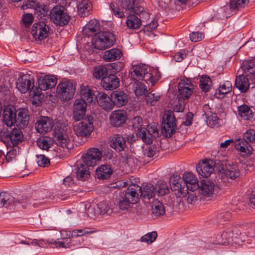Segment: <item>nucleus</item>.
<instances>
[{
    "mask_svg": "<svg viewBox=\"0 0 255 255\" xmlns=\"http://www.w3.org/2000/svg\"><path fill=\"white\" fill-rule=\"evenodd\" d=\"M116 41L115 35L109 31L99 32L92 40L93 44L96 49L103 50L108 48L114 45Z\"/></svg>",
    "mask_w": 255,
    "mask_h": 255,
    "instance_id": "f257e3e1",
    "label": "nucleus"
},
{
    "mask_svg": "<svg viewBox=\"0 0 255 255\" xmlns=\"http://www.w3.org/2000/svg\"><path fill=\"white\" fill-rule=\"evenodd\" d=\"M51 193L47 190L39 191L35 193L34 199H30L27 197H22L21 200H18V203L21 204L25 208L27 204H32L34 207H37L44 203L50 202L51 200Z\"/></svg>",
    "mask_w": 255,
    "mask_h": 255,
    "instance_id": "f03ea898",
    "label": "nucleus"
},
{
    "mask_svg": "<svg viewBox=\"0 0 255 255\" xmlns=\"http://www.w3.org/2000/svg\"><path fill=\"white\" fill-rule=\"evenodd\" d=\"M50 20L56 25L63 26L67 25L70 20L65 8L62 5H56L50 10L49 13Z\"/></svg>",
    "mask_w": 255,
    "mask_h": 255,
    "instance_id": "7ed1b4c3",
    "label": "nucleus"
},
{
    "mask_svg": "<svg viewBox=\"0 0 255 255\" xmlns=\"http://www.w3.org/2000/svg\"><path fill=\"white\" fill-rule=\"evenodd\" d=\"M151 68L146 64L133 65L129 70L131 78L136 81L144 80L147 83L151 76L149 74Z\"/></svg>",
    "mask_w": 255,
    "mask_h": 255,
    "instance_id": "20e7f679",
    "label": "nucleus"
},
{
    "mask_svg": "<svg viewBox=\"0 0 255 255\" xmlns=\"http://www.w3.org/2000/svg\"><path fill=\"white\" fill-rule=\"evenodd\" d=\"M175 119L173 112H166L163 117L161 125L162 132L167 137H171L175 132Z\"/></svg>",
    "mask_w": 255,
    "mask_h": 255,
    "instance_id": "39448f33",
    "label": "nucleus"
},
{
    "mask_svg": "<svg viewBox=\"0 0 255 255\" xmlns=\"http://www.w3.org/2000/svg\"><path fill=\"white\" fill-rule=\"evenodd\" d=\"M75 88L70 81L60 82L56 88V93L59 99L67 101L72 99L74 95Z\"/></svg>",
    "mask_w": 255,
    "mask_h": 255,
    "instance_id": "423d86ee",
    "label": "nucleus"
},
{
    "mask_svg": "<svg viewBox=\"0 0 255 255\" xmlns=\"http://www.w3.org/2000/svg\"><path fill=\"white\" fill-rule=\"evenodd\" d=\"M48 20L34 23L32 27L31 33L35 39L42 40L46 38L50 32L49 25L47 24Z\"/></svg>",
    "mask_w": 255,
    "mask_h": 255,
    "instance_id": "0eeeda50",
    "label": "nucleus"
},
{
    "mask_svg": "<svg viewBox=\"0 0 255 255\" xmlns=\"http://www.w3.org/2000/svg\"><path fill=\"white\" fill-rule=\"evenodd\" d=\"M92 118L90 117L82 119L79 123H76L73 127V130L78 136H87L91 134L93 130Z\"/></svg>",
    "mask_w": 255,
    "mask_h": 255,
    "instance_id": "6e6552de",
    "label": "nucleus"
},
{
    "mask_svg": "<svg viewBox=\"0 0 255 255\" xmlns=\"http://www.w3.org/2000/svg\"><path fill=\"white\" fill-rule=\"evenodd\" d=\"M170 182L171 188L174 191L177 197L182 198L187 196L189 189L182 178L178 176H172Z\"/></svg>",
    "mask_w": 255,
    "mask_h": 255,
    "instance_id": "1a4fd4ad",
    "label": "nucleus"
},
{
    "mask_svg": "<svg viewBox=\"0 0 255 255\" xmlns=\"http://www.w3.org/2000/svg\"><path fill=\"white\" fill-rule=\"evenodd\" d=\"M53 140L57 146L65 149H68L71 146V140L65 129L62 128H56Z\"/></svg>",
    "mask_w": 255,
    "mask_h": 255,
    "instance_id": "9d476101",
    "label": "nucleus"
},
{
    "mask_svg": "<svg viewBox=\"0 0 255 255\" xmlns=\"http://www.w3.org/2000/svg\"><path fill=\"white\" fill-rule=\"evenodd\" d=\"M102 153L97 148H91L83 155V161L87 166L93 167L101 160Z\"/></svg>",
    "mask_w": 255,
    "mask_h": 255,
    "instance_id": "9b49d317",
    "label": "nucleus"
},
{
    "mask_svg": "<svg viewBox=\"0 0 255 255\" xmlns=\"http://www.w3.org/2000/svg\"><path fill=\"white\" fill-rule=\"evenodd\" d=\"M194 85L191 81L187 79L180 80L178 84V96L183 100L188 99L193 93Z\"/></svg>",
    "mask_w": 255,
    "mask_h": 255,
    "instance_id": "f8f14e48",
    "label": "nucleus"
},
{
    "mask_svg": "<svg viewBox=\"0 0 255 255\" xmlns=\"http://www.w3.org/2000/svg\"><path fill=\"white\" fill-rule=\"evenodd\" d=\"M16 87L22 93H26L34 87V79L29 75H24L19 78L16 82Z\"/></svg>",
    "mask_w": 255,
    "mask_h": 255,
    "instance_id": "ddd939ff",
    "label": "nucleus"
},
{
    "mask_svg": "<svg viewBox=\"0 0 255 255\" xmlns=\"http://www.w3.org/2000/svg\"><path fill=\"white\" fill-rule=\"evenodd\" d=\"M110 146L117 152L125 151L127 148L126 140L121 134L113 135L109 141Z\"/></svg>",
    "mask_w": 255,
    "mask_h": 255,
    "instance_id": "4468645a",
    "label": "nucleus"
},
{
    "mask_svg": "<svg viewBox=\"0 0 255 255\" xmlns=\"http://www.w3.org/2000/svg\"><path fill=\"white\" fill-rule=\"evenodd\" d=\"M240 171L236 163H228L222 167V177H226L231 179H235L239 177Z\"/></svg>",
    "mask_w": 255,
    "mask_h": 255,
    "instance_id": "2eb2a0df",
    "label": "nucleus"
},
{
    "mask_svg": "<svg viewBox=\"0 0 255 255\" xmlns=\"http://www.w3.org/2000/svg\"><path fill=\"white\" fill-rule=\"evenodd\" d=\"M127 120L126 112L122 110L113 111L110 116V124L115 127H119L125 124Z\"/></svg>",
    "mask_w": 255,
    "mask_h": 255,
    "instance_id": "dca6fc26",
    "label": "nucleus"
},
{
    "mask_svg": "<svg viewBox=\"0 0 255 255\" xmlns=\"http://www.w3.org/2000/svg\"><path fill=\"white\" fill-rule=\"evenodd\" d=\"M53 126L52 120L47 117L40 118L36 123L35 128L37 132L45 134L50 131Z\"/></svg>",
    "mask_w": 255,
    "mask_h": 255,
    "instance_id": "f3484780",
    "label": "nucleus"
},
{
    "mask_svg": "<svg viewBox=\"0 0 255 255\" xmlns=\"http://www.w3.org/2000/svg\"><path fill=\"white\" fill-rule=\"evenodd\" d=\"M196 171L203 177H208L213 172L214 168L212 163H210L207 160L199 162L196 165Z\"/></svg>",
    "mask_w": 255,
    "mask_h": 255,
    "instance_id": "a211bd4d",
    "label": "nucleus"
},
{
    "mask_svg": "<svg viewBox=\"0 0 255 255\" xmlns=\"http://www.w3.org/2000/svg\"><path fill=\"white\" fill-rule=\"evenodd\" d=\"M3 122L8 127H11L16 124V118L15 109L14 107L7 106L3 111Z\"/></svg>",
    "mask_w": 255,
    "mask_h": 255,
    "instance_id": "6ab92c4d",
    "label": "nucleus"
},
{
    "mask_svg": "<svg viewBox=\"0 0 255 255\" xmlns=\"http://www.w3.org/2000/svg\"><path fill=\"white\" fill-rule=\"evenodd\" d=\"M140 186L137 184H132L128 187L125 193L123 192L122 194L133 204L137 202L138 197L140 196Z\"/></svg>",
    "mask_w": 255,
    "mask_h": 255,
    "instance_id": "aec40b11",
    "label": "nucleus"
},
{
    "mask_svg": "<svg viewBox=\"0 0 255 255\" xmlns=\"http://www.w3.org/2000/svg\"><path fill=\"white\" fill-rule=\"evenodd\" d=\"M119 79L114 74H111L106 77H103L101 82V86L107 90L116 89L119 86Z\"/></svg>",
    "mask_w": 255,
    "mask_h": 255,
    "instance_id": "412c9836",
    "label": "nucleus"
},
{
    "mask_svg": "<svg viewBox=\"0 0 255 255\" xmlns=\"http://www.w3.org/2000/svg\"><path fill=\"white\" fill-rule=\"evenodd\" d=\"M99 106L106 111L112 110L114 107L113 100L109 96L103 93H100L97 97Z\"/></svg>",
    "mask_w": 255,
    "mask_h": 255,
    "instance_id": "4be33fe9",
    "label": "nucleus"
},
{
    "mask_svg": "<svg viewBox=\"0 0 255 255\" xmlns=\"http://www.w3.org/2000/svg\"><path fill=\"white\" fill-rule=\"evenodd\" d=\"M16 124L17 127L23 128L27 127L29 123V114L27 109L21 108L18 109L16 114Z\"/></svg>",
    "mask_w": 255,
    "mask_h": 255,
    "instance_id": "5701e85b",
    "label": "nucleus"
},
{
    "mask_svg": "<svg viewBox=\"0 0 255 255\" xmlns=\"http://www.w3.org/2000/svg\"><path fill=\"white\" fill-rule=\"evenodd\" d=\"M87 103L83 100L77 99L74 105V118L76 121H79L85 115Z\"/></svg>",
    "mask_w": 255,
    "mask_h": 255,
    "instance_id": "b1692460",
    "label": "nucleus"
},
{
    "mask_svg": "<svg viewBox=\"0 0 255 255\" xmlns=\"http://www.w3.org/2000/svg\"><path fill=\"white\" fill-rule=\"evenodd\" d=\"M114 106L121 107L125 106L128 102V95L122 91H114L111 95Z\"/></svg>",
    "mask_w": 255,
    "mask_h": 255,
    "instance_id": "393cba45",
    "label": "nucleus"
},
{
    "mask_svg": "<svg viewBox=\"0 0 255 255\" xmlns=\"http://www.w3.org/2000/svg\"><path fill=\"white\" fill-rule=\"evenodd\" d=\"M182 180L188 186L189 190H196L199 188L197 177L191 172H185Z\"/></svg>",
    "mask_w": 255,
    "mask_h": 255,
    "instance_id": "a878e982",
    "label": "nucleus"
},
{
    "mask_svg": "<svg viewBox=\"0 0 255 255\" xmlns=\"http://www.w3.org/2000/svg\"><path fill=\"white\" fill-rule=\"evenodd\" d=\"M57 79L53 76L46 75L39 82V88L43 91L51 89L55 86Z\"/></svg>",
    "mask_w": 255,
    "mask_h": 255,
    "instance_id": "bb28decb",
    "label": "nucleus"
},
{
    "mask_svg": "<svg viewBox=\"0 0 255 255\" xmlns=\"http://www.w3.org/2000/svg\"><path fill=\"white\" fill-rule=\"evenodd\" d=\"M6 139L10 140L13 145H16L21 142L23 133L20 129L14 128L10 132H6Z\"/></svg>",
    "mask_w": 255,
    "mask_h": 255,
    "instance_id": "cd10ccee",
    "label": "nucleus"
},
{
    "mask_svg": "<svg viewBox=\"0 0 255 255\" xmlns=\"http://www.w3.org/2000/svg\"><path fill=\"white\" fill-rule=\"evenodd\" d=\"M99 22L96 19L90 20L83 27L84 33L88 36L95 34L100 30Z\"/></svg>",
    "mask_w": 255,
    "mask_h": 255,
    "instance_id": "c85d7f7f",
    "label": "nucleus"
},
{
    "mask_svg": "<svg viewBox=\"0 0 255 255\" xmlns=\"http://www.w3.org/2000/svg\"><path fill=\"white\" fill-rule=\"evenodd\" d=\"M214 184L209 180H203L199 186L201 194L206 197H211L214 191Z\"/></svg>",
    "mask_w": 255,
    "mask_h": 255,
    "instance_id": "c756f323",
    "label": "nucleus"
},
{
    "mask_svg": "<svg viewBox=\"0 0 255 255\" xmlns=\"http://www.w3.org/2000/svg\"><path fill=\"white\" fill-rule=\"evenodd\" d=\"M113 170L110 165L108 164L101 165L96 170V175L99 179H106L111 177Z\"/></svg>",
    "mask_w": 255,
    "mask_h": 255,
    "instance_id": "7c9ffc66",
    "label": "nucleus"
},
{
    "mask_svg": "<svg viewBox=\"0 0 255 255\" xmlns=\"http://www.w3.org/2000/svg\"><path fill=\"white\" fill-rule=\"evenodd\" d=\"M140 196L144 199H150L154 197L155 193V188L153 185L149 183H143L140 190Z\"/></svg>",
    "mask_w": 255,
    "mask_h": 255,
    "instance_id": "2f4dec72",
    "label": "nucleus"
},
{
    "mask_svg": "<svg viewBox=\"0 0 255 255\" xmlns=\"http://www.w3.org/2000/svg\"><path fill=\"white\" fill-rule=\"evenodd\" d=\"M232 83L229 81H226L216 90L214 95L217 98L223 99L226 94L232 91Z\"/></svg>",
    "mask_w": 255,
    "mask_h": 255,
    "instance_id": "473e14b6",
    "label": "nucleus"
},
{
    "mask_svg": "<svg viewBox=\"0 0 255 255\" xmlns=\"http://www.w3.org/2000/svg\"><path fill=\"white\" fill-rule=\"evenodd\" d=\"M88 167H90L87 166L86 164H80L77 165L76 169V174L77 178L79 180L84 181L90 177V174L88 169Z\"/></svg>",
    "mask_w": 255,
    "mask_h": 255,
    "instance_id": "72a5a7b5",
    "label": "nucleus"
},
{
    "mask_svg": "<svg viewBox=\"0 0 255 255\" xmlns=\"http://www.w3.org/2000/svg\"><path fill=\"white\" fill-rule=\"evenodd\" d=\"M92 3L88 0H82L78 5L79 14L82 17L88 15L92 10Z\"/></svg>",
    "mask_w": 255,
    "mask_h": 255,
    "instance_id": "f704fd0d",
    "label": "nucleus"
},
{
    "mask_svg": "<svg viewBox=\"0 0 255 255\" xmlns=\"http://www.w3.org/2000/svg\"><path fill=\"white\" fill-rule=\"evenodd\" d=\"M239 115L244 120H251L254 117L252 110L247 105L243 104L238 107Z\"/></svg>",
    "mask_w": 255,
    "mask_h": 255,
    "instance_id": "c9c22d12",
    "label": "nucleus"
},
{
    "mask_svg": "<svg viewBox=\"0 0 255 255\" xmlns=\"http://www.w3.org/2000/svg\"><path fill=\"white\" fill-rule=\"evenodd\" d=\"M122 55V52L120 49L113 48L104 52L103 58L106 61H112L119 59Z\"/></svg>",
    "mask_w": 255,
    "mask_h": 255,
    "instance_id": "e433bc0d",
    "label": "nucleus"
},
{
    "mask_svg": "<svg viewBox=\"0 0 255 255\" xmlns=\"http://www.w3.org/2000/svg\"><path fill=\"white\" fill-rule=\"evenodd\" d=\"M81 98L80 100H83L88 104L91 103L94 97V94L93 91L89 87L83 86L80 90Z\"/></svg>",
    "mask_w": 255,
    "mask_h": 255,
    "instance_id": "4c0bfd02",
    "label": "nucleus"
},
{
    "mask_svg": "<svg viewBox=\"0 0 255 255\" xmlns=\"http://www.w3.org/2000/svg\"><path fill=\"white\" fill-rule=\"evenodd\" d=\"M18 201H15L14 198L7 192H0V207H3L4 205H16Z\"/></svg>",
    "mask_w": 255,
    "mask_h": 255,
    "instance_id": "58836bf2",
    "label": "nucleus"
},
{
    "mask_svg": "<svg viewBox=\"0 0 255 255\" xmlns=\"http://www.w3.org/2000/svg\"><path fill=\"white\" fill-rule=\"evenodd\" d=\"M112 212V209L109 207L108 204L105 201H102L97 204V210L94 212V215L95 216L104 214L110 215Z\"/></svg>",
    "mask_w": 255,
    "mask_h": 255,
    "instance_id": "ea45409f",
    "label": "nucleus"
},
{
    "mask_svg": "<svg viewBox=\"0 0 255 255\" xmlns=\"http://www.w3.org/2000/svg\"><path fill=\"white\" fill-rule=\"evenodd\" d=\"M126 24L128 28L136 29L140 27L141 21L137 16L135 15H129L127 17Z\"/></svg>",
    "mask_w": 255,
    "mask_h": 255,
    "instance_id": "a19ab883",
    "label": "nucleus"
},
{
    "mask_svg": "<svg viewBox=\"0 0 255 255\" xmlns=\"http://www.w3.org/2000/svg\"><path fill=\"white\" fill-rule=\"evenodd\" d=\"M216 239L217 244L225 245L233 240V236H232L231 231H228L224 232L221 236H219Z\"/></svg>",
    "mask_w": 255,
    "mask_h": 255,
    "instance_id": "79ce46f5",
    "label": "nucleus"
},
{
    "mask_svg": "<svg viewBox=\"0 0 255 255\" xmlns=\"http://www.w3.org/2000/svg\"><path fill=\"white\" fill-rule=\"evenodd\" d=\"M152 212L156 217L160 216L165 213V208L162 203L155 200L152 203Z\"/></svg>",
    "mask_w": 255,
    "mask_h": 255,
    "instance_id": "37998d69",
    "label": "nucleus"
},
{
    "mask_svg": "<svg viewBox=\"0 0 255 255\" xmlns=\"http://www.w3.org/2000/svg\"><path fill=\"white\" fill-rule=\"evenodd\" d=\"M137 135L138 137L140 138L145 143L150 144L152 142L153 137L150 133L148 132L147 128H141L138 129Z\"/></svg>",
    "mask_w": 255,
    "mask_h": 255,
    "instance_id": "c03bdc74",
    "label": "nucleus"
},
{
    "mask_svg": "<svg viewBox=\"0 0 255 255\" xmlns=\"http://www.w3.org/2000/svg\"><path fill=\"white\" fill-rule=\"evenodd\" d=\"M117 205L118 207L122 210H125L128 209L131 204H132L126 197L122 193L117 199Z\"/></svg>",
    "mask_w": 255,
    "mask_h": 255,
    "instance_id": "a18cd8bd",
    "label": "nucleus"
},
{
    "mask_svg": "<svg viewBox=\"0 0 255 255\" xmlns=\"http://www.w3.org/2000/svg\"><path fill=\"white\" fill-rule=\"evenodd\" d=\"M249 2V0H230L228 6L232 11H235L244 7Z\"/></svg>",
    "mask_w": 255,
    "mask_h": 255,
    "instance_id": "49530a36",
    "label": "nucleus"
},
{
    "mask_svg": "<svg viewBox=\"0 0 255 255\" xmlns=\"http://www.w3.org/2000/svg\"><path fill=\"white\" fill-rule=\"evenodd\" d=\"M155 190L159 195L164 196L169 192V188L165 182L158 181L156 184Z\"/></svg>",
    "mask_w": 255,
    "mask_h": 255,
    "instance_id": "de8ad7c7",
    "label": "nucleus"
},
{
    "mask_svg": "<svg viewBox=\"0 0 255 255\" xmlns=\"http://www.w3.org/2000/svg\"><path fill=\"white\" fill-rule=\"evenodd\" d=\"M119 3L126 11L136 12L134 9L135 0H119Z\"/></svg>",
    "mask_w": 255,
    "mask_h": 255,
    "instance_id": "09e8293b",
    "label": "nucleus"
},
{
    "mask_svg": "<svg viewBox=\"0 0 255 255\" xmlns=\"http://www.w3.org/2000/svg\"><path fill=\"white\" fill-rule=\"evenodd\" d=\"M211 83V80L209 77L203 76L200 80L199 86L203 91L207 92L209 90Z\"/></svg>",
    "mask_w": 255,
    "mask_h": 255,
    "instance_id": "8fccbe9b",
    "label": "nucleus"
},
{
    "mask_svg": "<svg viewBox=\"0 0 255 255\" xmlns=\"http://www.w3.org/2000/svg\"><path fill=\"white\" fill-rule=\"evenodd\" d=\"M132 89L136 96L142 95L147 92L146 86L140 82H137L133 84Z\"/></svg>",
    "mask_w": 255,
    "mask_h": 255,
    "instance_id": "3c124183",
    "label": "nucleus"
},
{
    "mask_svg": "<svg viewBox=\"0 0 255 255\" xmlns=\"http://www.w3.org/2000/svg\"><path fill=\"white\" fill-rule=\"evenodd\" d=\"M37 144L41 149L48 150L51 147V141L46 137H43L37 139Z\"/></svg>",
    "mask_w": 255,
    "mask_h": 255,
    "instance_id": "603ef678",
    "label": "nucleus"
},
{
    "mask_svg": "<svg viewBox=\"0 0 255 255\" xmlns=\"http://www.w3.org/2000/svg\"><path fill=\"white\" fill-rule=\"evenodd\" d=\"M107 74V69L106 67L103 65L98 66L94 69L93 73L94 76L97 79H101L103 77H106V75Z\"/></svg>",
    "mask_w": 255,
    "mask_h": 255,
    "instance_id": "864d4df0",
    "label": "nucleus"
},
{
    "mask_svg": "<svg viewBox=\"0 0 255 255\" xmlns=\"http://www.w3.org/2000/svg\"><path fill=\"white\" fill-rule=\"evenodd\" d=\"M152 92V91L149 93L145 97V101L147 104L150 106L154 105L160 98V95L158 93Z\"/></svg>",
    "mask_w": 255,
    "mask_h": 255,
    "instance_id": "5fc2aeb1",
    "label": "nucleus"
},
{
    "mask_svg": "<svg viewBox=\"0 0 255 255\" xmlns=\"http://www.w3.org/2000/svg\"><path fill=\"white\" fill-rule=\"evenodd\" d=\"M206 119V122L208 126L214 128H217L219 127V119L217 117L216 114L210 116L208 117Z\"/></svg>",
    "mask_w": 255,
    "mask_h": 255,
    "instance_id": "6e6d98bb",
    "label": "nucleus"
},
{
    "mask_svg": "<svg viewBox=\"0 0 255 255\" xmlns=\"http://www.w3.org/2000/svg\"><path fill=\"white\" fill-rule=\"evenodd\" d=\"M157 236V235L156 232H152L142 236L141 238V241L148 244H151L155 240Z\"/></svg>",
    "mask_w": 255,
    "mask_h": 255,
    "instance_id": "4d7b16f0",
    "label": "nucleus"
},
{
    "mask_svg": "<svg viewBox=\"0 0 255 255\" xmlns=\"http://www.w3.org/2000/svg\"><path fill=\"white\" fill-rule=\"evenodd\" d=\"M157 151V147L155 145H151L147 146L143 150V155L144 157L151 158L156 154Z\"/></svg>",
    "mask_w": 255,
    "mask_h": 255,
    "instance_id": "13d9d810",
    "label": "nucleus"
},
{
    "mask_svg": "<svg viewBox=\"0 0 255 255\" xmlns=\"http://www.w3.org/2000/svg\"><path fill=\"white\" fill-rule=\"evenodd\" d=\"M187 193V201L189 204L195 205L198 201V194L194 192L195 190H189Z\"/></svg>",
    "mask_w": 255,
    "mask_h": 255,
    "instance_id": "bf43d9fd",
    "label": "nucleus"
},
{
    "mask_svg": "<svg viewBox=\"0 0 255 255\" xmlns=\"http://www.w3.org/2000/svg\"><path fill=\"white\" fill-rule=\"evenodd\" d=\"M21 8L23 9H26L28 8H33L37 9L39 8V3L35 0H28L24 1V3L21 5Z\"/></svg>",
    "mask_w": 255,
    "mask_h": 255,
    "instance_id": "052dcab7",
    "label": "nucleus"
},
{
    "mask_svg": "<svg viewBox=\"0 0 255 255\" xmlns=\"http://www.w3.org/2000/svg\"><path fill=\"white\" fill-rule=\"evenodd\" d=\"M245 141H241L240 139L237 140L235 142V147L236 149L240 151L241 152L247 153V150H249L247 143L245 144Z\"/></svg>",
    "mask_w": 255,
    "mask_h": 255,
    "instance_id": "680f3d73",
    "label": "nucleus"
},
{
    "mask_svg": "<svg viewBox=\"0 0 255 255\" xmlns=\"http://www.w3.org/2000/svg\"><path fill=\"white\" fill-rule=\"evenodd\" d=\"M149 74L151 76V77L150 79L148 80V82L151 83V85L154 86L156 82L160 79V73L157 70L151 69Z\"/></svg>",
    "mask_w": 255,
    "mask_h": 255,
    "instance_id": "e2e57ef3",
    "label": "nucleus"
},
{
    "mask_svg": "<svg viewBox=\"0 0 255 255\" xmlns=\"http://www.w3.org/2000/svg\"><path fill=\"white\" fill-rule=\"evenodd\" d=\"M36 162L39 166L41 167H46L50 164L49 159L42 154L36 155Z\"/></svg>",
    "mask_w": 255,
    "mask_h": 255,
    "instance_id": "0e129e2a",
    "label": "nucleus"
},
{
    "mask_svg": "<svg viewBox=\"0 0 255 255\" xmlns=\"http://www.w3.org/2000/svg\"><path fill=\"white\" fill-rule=\"evenodd\" d=\"M13 146H14L7 152L6 159L8 161H12V160L16 157L19 152V147L16 145Z\"/></svg>",
    "mask_w": 255,
    "mask_h": 255,
    "instance_id": "69168bd1",
    "label": "nucleus"
},
{
    "mask_svg": "<svg viewBox=\"0 0 255 255\" xmlns=\"http://www.w3.org/2000/svg\"><path fill=\"white\" fill-rule=\"evenodd\" d=\"M246 142H255V131L254 129L248 130L244 134Z\"/></svg>",
    "mask_w": 255,
    "mask_h": 255,
    "instance_id": "338daca9",
    "label": "nucleus"
},
{
    "mask_svg": "<svg viewBox=\"0 0 255 255\" xmlns=\"http://www.w3.org/2000/svg\"><path fill=\"white\" fill-rule=\"evenodd\" d=\"M204 37V33L199 32H193L190 35L191 40L194 42L201 41Z\"/></svg>",
    "mask_w": 255,
    "mask_h": 255,
    "instance_id": "774afa93",
    "label": "nucleus"
}]
</instances>
